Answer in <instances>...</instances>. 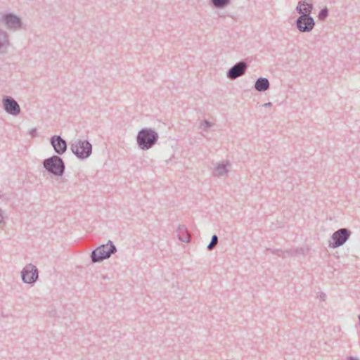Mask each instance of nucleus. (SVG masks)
I'll return each mask as SVG.
<instances>
[{
	"mask_svg": "<svg viewBox=\"0 0 360 360\" xmlns=\"http://www.w3.org/2000/svg\"><path fill=\"white\" fill-rule=\"evenodd\" d=\"M316 25L311 15H300L295 20L296 28L302 33L310 32Z\"/></svg>",
	"mask_w": 360,
	"mask_h": 360,
	"instance_id": "nucleus-6",
	"label": "nucleus"
},
{
	"mask_svg": "<svg viewBox=\"0 0 360 360\" xmlns=\"http://www.w3.org/2000/svg\"><path fill=\"white\" fill-rule=\"evenodd\" d=\"M351 234V231L346 228L337 230L331 236L333 241L329 242V247L335 249L342 246L349 240Z\"/></svg>",
	"mask_w": 360,
	"mask_h": 360,
	"instance_id": "nucleus-5",
	"label": "nucleus"
},
{
	"mask_svg": "<svg viewBox=\"0 0 360 360\" xmlns=\"http://www.w3.org/2000/svg\"><path fill=\"white\" fill-rule=\"evenodd\" d=\"M254 87L257 91L264 92L269 89L270 83L267 78L259 77L255 81Z\"/></svg>",
	"mask_w": 360,
	"mask_h": 360,
	"instance_id": "nucleus-15",
	"label": "nucleus"
},
{
	"mask_svg": "<svg viewBox=\"0 0 360 360\" xmlns=\"http://www.w3.org/2000/svg\"><path fill=\"white\" fill-rule=\"evenodd\" d=\"M328 9L326 7H324L319 11L318 14V18L321 21H324L328 18Z\"/></svg>",
	"mask_w": 360,
	"mask_h": 360,
	"instance_id": "nucleus-18",
	"label": "nucleus"
},
{
	"mask_svg": "<svg viewBox=\"0 0 360 360\" xmlns=\"http://www.w3.org/2000/svg\"><path fill=\"white\" fill-rule=\"evenodd\" d=\"M158 134L151 128H143L136 135L137 146L143 150L152 148L158 143Z\"/></svg>",
	"mask_w": 360,
	"mask_h": 360,
	"instance_id": "nucleus-1",
	"label": "nucleus"
},
{
	"mask_svg": "<svg viewBox=\"0 0 360 360\" xmlns=\"http://www.w3.org/2000/svg\"><path fill=\"white\" fill-rule=\"evenodd\" d=\"M285 254H288V255L290 256H295L296 255V253H295V250L294 249H290V250H285Z\"/></svg>",
	"mask_w": 360,
	"mask_h": 360,
	"instance_id": "nucleus-24",
	"label": "nucleus"
},
{
	"mask_svg": "<svg viewBox=\"0 0 360 360\" xmlns=\"http://www.w3.org/2000/svg\"><path fill=\"white\" fill-rule=\"evenodd\" d=\"M117 249L113 243L109 240L106 244L101 245L91 252V259L93 263L101 262L116 253Z\"/></svg>",
	"mask_w": 360,
	"mask_h": 360,
	"instance_id": "nucleus-2",
	"label": "nucleus"
},
{
	"mask_svg": "<svg viewBox=\"0 0 360 360\" xmlns=\"http://www.w3.org/2000/svg\"><path fill=\"white\" fill-rule=\"evenodd\" d=\"M11 46L8 33L0 27V54H4Z\"/></svg>",
	"mask_w": 360,
	"mask_h": 360,
	"instance_id": "nucleus-13",
	"label": "nucleus"
},
{
	"mask_svg": "<svg viewBox=\"0 0 360 360\" xmlns=\"http://www.w3.org/2000/svg\"><path fill=\"white\" fill-rule=\"evenodd\" d=\"M212 126V124L211 122H210L209 121L207 120H204L202 122H201L200 123V127H210Z\"/></svg>",
	"mask_w": 360,
	"mask_h": 360,
	"instance_id": "nucleus-23",
	"label": "nucleus"
},
{
	"mask_svg": "<svg viewBox=\"0 0 360 360\" xmlns=\"http://www.w3.org/2000/svg\"><path fill=\"white\" fill-rule=\"evenodd\" d=\"M4 24L10 31H18L22 28L23 23L20 17L12 13H4Z\"/></svg>",
	"mask_w": 360,
	"mask_h": 360,
	"instance_id": "nucleus-8",
	"label": "nucleus"
},
{
	"mask_svg": "<svg viewBox=\"0 0 360 360\" xmlns=\"http://www.w3.org/2000/svg\"><path fill=\"white\" fill-rule=\"evenodd\" d=\"M314 9V6L311 3L308 2L307 0H301L298 2L295 11L300 15H311Z\"/></svg>",
	"mask_w": 360,
	"mask_h": 360,
	"instance_id": "nucleus-12",
	"label": "nucleus"
},
{
	"mask_svg": "<svg viewBox=\"0 0 360 360\" xmlns=\"http://www.w3.org/2000/svg\"><path fill=\"white\" fill-rule=\"evenodd\" d=\"M44 168L50 174L62 176L65 170V165L63 160L57 155L44 159L42 162Z\"/></svg>",
	"mask_w": 360,
	"mask_h": 360,
	"instance_id": "nucleus-3",
	"label": "nucleus"
},
{
	"mask_svg": "<svg viewBox=\"0 0 360 360\" xmlns=\"http://www.w3.org/2000/svg\"><path fill=\"white\" fill-rule=\"evenodd\" d=\"M70 150L80 160L89 158L92 153V145L87 140L78 139L71 144Z\"/></svg>",
	"mask_w": 360,
	"mask_h": 360,
	"instance_id": "nucleus-4",
	"label": "nucleus"
},
{
	"mask_svg": "<svg viewBox=\"0 0 360 360\" xmlns=\"http://www.w3.org/2000/svg\"><path fill=\"white\" fill-rule=\"evenodd\" d=\"M177 237L179 240L184 243H189L191 237L185 225H179L176 229Z\"/></svg>",
	"mask_w": 360,
	"mask_h": 360,
	"instance_id": "nucleus-16",
	"label": "nucleus"
},
{
	"mask_svg": "<svg viewBox=\"0 0 360 360\" xmlns=\"http://www.w3.org/2000/svg\"><path fill=\"white\" fill-rule=\"evenodd\" d=\"M210 2L216 8H224L231 4V0H210Z\"/></svg>",
	"mask_w": 360,
	"mask_h": 360,
	"instance_id": "nucleus-17",
	"label": "nucleus"
},
{
	"mask_svg": "<svg viewBox=\"0 0 360 360\" xmlns=\"http://www.w3.org/2000/svg\"><path fill=\"white\" fill-rule=\"evenodd\" d=\"M230 167L231 164L229 161L219 164L213 171L214 176L220 177L226 175L229 172Z\"/></svg>",
	"mask_w": 360,
	"mask_h": 360,
	"instance_id": "nucleus-14",
	"label": "nucleus"
},
{
	"mask_svg": "<svg viewBox=\"0 0 360 360\" xmlns=\"http://www.w3.org/2000/svg\"><path fill=\"white\" fill-rule=\"evenodd\" d=\"M29 134L32 138H34L37 136V128H32L29 131Z\"/></svg>",
	"mask_w": 360,
	"mask_h": 360,
	"instance_id": "nucleus-21",
	"label": "nucleus"
},
{
	"mask_svg": "<svg viewBox=\"0 0 360 360\" xmlns=\"http://www.w3.org/2000/svg\"><path fill=\"white\" fill-rule=\"evenodd\" d=\"M219 238L218 236L216 234H214L212 236L211 241L207 246V249L208 250H212L214 248V246L218 243Z\"/></svg>",
	"mask_w": 360,
	"mask_h": 360,
	"instance_id": "nucleus-20",
	"label": "nucleus"
},
{
	"mask_svg": "<svg viewBox=\"0 0 360 360\" xmlns=\"http://www.w3.org/2000/svg\"><path fill=\"white\" fill-rule=\"evenodd\" d=\"M21 278L25 283L33 284L39 278V270L35 265L28 264L21 271Z\"/></svg>",
	"mask_w": 360,
	"mask_h": 360,
	"instance_id": "nucleus-7",
	"label": "nucleus"
},
{
	"mask_svg": "<svg viewBox=\"0 0 360 360\" xmlns=\"http://www.w3.org/2000/svg\"><path fill=\"white\" fill-rule=\"evenodd\" d=\"M4 14L0 13V23H4Z\"/></svg>",
	"mask_w": 360,
	"mask_h": 360,
	"instance_id": "nucleus-25",
	"label": "nucleus"
},
{
	"mask_svg": "<svg viewBox=\"0 0 360 360\" xmlns=\"http://www.w3.org/2000/svg\"><path fill=\"white\" fill-rule=\"evenodd\" d=\"M248 65L244 60L237 62L226 72V77L229 79H236L244 75L248 70Z\"/></svg>",
	"mask_w": 360,
	"mask_h": 360,
	"instance_id": "nucleus-9",
	"label": "nucleus"
},
{
	"mask_svg": "<svg viewBox=\"0 0 360 360\" xmlns=\"http://www.w3.org/2000/svg\"><path fill=\"white\" fill-rule=\"evenodd\" d=\"M3 219H4V217H3V212L2 210L0 209V223H1L3 221Z\"/></svg>",
	"mask_w": 360,
	"mask_h": 360,
	"instance_id": "nucleus-26",
	"label": "nucleus"
},
{
	"mask_svg": "<svg viewBox=\"0 0 360 360\" xmlns=\"http://www.w3.org/2000/svg\"><path fill=\"white\" fill-rule=\"evenodd\" d=\"M325 297H326V295L324 293H322L321 295H320V298L322 300H325Z\"/></svg>",
	"mask_w": 360,
	"mask_h": 360,
	"instance_id": "nucleus-28",
	"label": "nucleus"
},
{
	"mask_svg": "<svg viewBox=\"0 0 360 360\" xmlns=\"http://www.w3.org/2000/svg\"><path fill=\"white\" fill-rule=\"evenodd\" d=\"M294 250H295V253H296V255H304L305 252V250L302 248L294 249Z\"/></svg>",
	"mask_w": 360,
	"mask_h": 360,
	"instance_id": "nucleus-22",
	"label": "nucleus"
},
{
	"mask_svg": "<svg viewBox=\"0 0 360 360\" xmlns=\"http://www.w3.org/2000/svg\"><path fill=\"white\" fill-rule=\"evenodd\" d=\"M103 278L104 279H107V278H108V275H105V276H103Z\"/></svg>",
	"mask_w": 360,
	"mask_h": 360,
	"instance_id": "nucleus-30",
	"label": "nucleus"
},
{
	"mask_svg": "<svg viewBox=\"0 0 360 360\" xmlns=\"http://www.w3.org/2000/svg\"><path fill=\"white\" fill-rule=\"evenodd\" d=\"M271 105H272V103L271 102H268L264 105V107L268 108V107H271Z\"/></svg>",
	"mask_w": 360,
	"mask_h": 360,
	"instance_id": "nucleus-27",
	"label": "nucleus"
},
{
	"mask_svg": "<svg viewBox=\"0 0 360 360\" xmlns=\"http://www.w3.org/2000/svg\"><path fill=\"white\" fill-rule=\"evenodd\" d=\"M4 110L9 115L17 116L20 113V107L11 96H4L2 98Z\"/></svg>",
	"mask_w": 360,
	"mask_h": 360,
	"instance_id": "nucleus-10",
	"label": "nucleus"
},
{
	"mask_svg": "<svg viewBox=\"0 0 360 360\" xmlns=\"http://www.w3.org/2000/svg\"><path fill=\"white\" fill-rule=\"evenodd\" d=\"M50 143L58 155L64 154L68 148L66 141L59 135H54L50 139Z\"/></svg>",
	"mask_w": 360,
	"mask_h": 360,
	"instance_id": "nucleus-11",
	"label": "nucleus"
},
{
	"mask_svg": "<svg viewBox=\"0 0 360 360\" xmlns=\"http://www.w3.org/2000/svg\"><path fill=\"white\" fill-rule=\"evenodd\" d=\"M347 360H358L356 358L353 356L347 357Z\"/></svg>",
	"mask_w": 360,
	"mask_h": 360,
	"instance_id": "nucleus-29",
	"label": "nucleus"
},
{
	"mask_svg": "<svg viewBox=\"0 0 360 360\" xmlns=\"http://www.w3.org/2000/svg\"><path fill=\"white\" fill-rule=\"evenodd\" d=\"M266 251L270 252L273 255H278L279 257H285V252L280 249H272L266 248Z\"/></svg>",
	"mask_w": 360,
	"mask_h": 360,
	"instance_id": "nucleus-19",
	"label": "nucleus"
}]
</instances>
